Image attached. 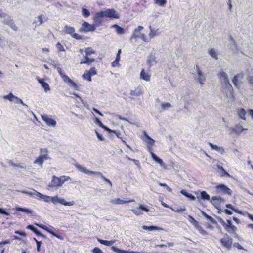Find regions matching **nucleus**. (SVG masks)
<instances>
[{
	"instance_id": "obj_20",
	"label": "nucleus",
	"mask_w": 253,
	"mask_h": 253,
	"mask_svg": "<svg viewBox=\"0 0 253 253\" xmlns=\"http://www.w3.org/2000/svg\"><path fill=\"white\" fill-rule=\"evenodd\" d=\"M144 93L142 87L139 86L135 88L134 90H132L130 92V94L132 96H139L142 95Z\"/></svg>"
},
{
	"instance_id": "obj_62",
	"label": "nucleus",
	"mask_w": 253,
	"mask_h": 253,
	"mask_svg": "<svg viewBox=\"0 0 253 253\" xmlns=\"http://www.w3.org/2000/svg\"><path fill=\"white\" fill-rule=\"evenodd\" d=\"M102 179H103L105 182L108 183L111 186H112V183H111V182L110 181V180H109L108 179L106 178L104 176H102Z\"/></svg>"
},
{
	"instance_id": "obj_12",
	"label": "nucleus",
	"mask_w": 253,
	"mask_h": 253,
	"mask_svg": "<svg viewBox=\"0 0 253 253\" xmlns=\"http://www.w3.org/2000/svg\"><path fill=\"white\" fill-rule=\"evenodd\" d=\"M132 212L137 215H141L143 212H148L149 209L148 207L140 204L138 207L132 210Z\"/></svg>"
},
{
	"instance_id": "obj_57",
	"label": "nucleus",
	"mask_w": 253,
	"mask_h": 253,
	"mask_svg": "<svg viewBox=\"0 0 253 253\" xmlns=\"http://www.w3.org/2000/svg\"><path fill=\"white\" fill-rule=\"evenodd\" d=\"M36 196H38L39 197H40V198H42V199H43L45 197H46V198H49L48 196H45L37 191H36Z\"/></svg>"
},
{
	"instance_id": "obj_6",
	"label": "nucleus",
	"mask_w": 253,
	"mask_h": 253,
	"mask_svg": "<svg viewBox=\"0 0 253 253\" xmlns=\"http://www.w3.org/2000/svg\"><path fill=\"white\" fill-rule=\"evenodd\" d=\"M40 152L42 155H40L34 162V164H38L42 166L44 161L48 159V151L46 149H40Z\"/></svg>"
},
{
	"instance_id": "obj_21",
	"label": "nucleus",
	"mask_w": 253,
	"mask_h": 253,
	"mask_svg": "<svg viewBox=\"0 0 253 253\" xmlns=\"http://www.w3.org/2000/svg\"><path fill=\"white\" fill-rule=\"evenodd\" d=\"M134 201V199L129 200L127 201L122 200L120 198H116L112 199L110 201L111 203L113 205H123L127 203L133 202Z\"/></svg>"
},
{
	"instance_id": "obj_30",
	"label": "nucleus",
	"mask_w": 253,
	"mask_h": 253,
	"mask_svg": "<svg viewBox=\"0 0 253 253\" xmlns=\"http://www.w3.org/2000/svg\"><path fill=\"white\" fill-rule=\"evenodd\" d=\"M142 228L143 229H144L145 230H147L149 231H154L162 230V228L158 227L157 226H143L142 227Z\"/></svg>"
},
{
	"instance_id": "obj_14",
	"label": "nucleus",
	"mask_w": 253,
	"mask_h": 253,
	"mask_svg": "<svg viewBox=\"0 0 253 253\" xmlns=\"http://www.w3.org/2000/svg\"><path fill=\"white\" fill-rule=\"evenodd\" d=\"M105 17L103 11L97 12L94 16L93 21L95 23V25L99 26L103 22V18Z\"/></svg>"
},
{
	"instance_id": "obj_28",
	"label": "nucleus",
	"mask_w": 253,
	"mask_h": 253,
	"mask_svg": "<svg viewBox=\"0 0 253 253\" xmlns=\"http://www.w3.org/2000/svg\"><path fill=\"white\" fill-rule=\"evenodd\" d=\"M75 166L78 169L79 171H80L83 173H85V174H90V171L86 169V168L82 166V165L78 164H75Z\"/></svg>"
},
{
	"instance_id": "obj_32",
	"label": "nucleus",
	"mask_w": 253,
	"mask_h": 253,
	"mask_svg": "<svg viewBox=\"0 0 253 253\" xmlns=\"http://www.w3.org/2000/svg\"><path fill=\"white\" fill-rule=\"evenodd\" d=\"M237 114L242 119L246 120V111L244 108H241L238 110Z\"/></svg>"
},
{
	"instance_id": "obj_15",
	"label": "nucleus",
	"mask_w": 253,
	"mask_h": 253,
	"mask_svg": "<svg viewBox=\"0 0 253 253\" xmlns=\"http://www.w3.org/2000/svg\"><path fill=\"white\" fill-rule=\"evenodd\" d=\"M150 69H148L147 70H145V69L143 68L140 73V78L146 82H149L151 80V74Z\"/></svg>"
},
{
	"instance_id": "obj_43",
	"label": "nucleus",
	"mask_w": 253,
	"mask_h": 253,
	"mask_svg": "<svg viewBox=\"0 0 253 253\" xmlns=\"http://www.w3.org/2000/svg\"><path fill=\"white\" fill-rule=\"evenodd\" d=\"M154 3L160 6H164L167 3L166 0H154Z\"/></svg>"
},
{
	"instance_id": "obj_53",
	"label": "nucleus",
	"mask_w": 253,
	"mask_h": 253,
	"mask_svg": "<svg viewBox=\"0 0 253 253\" xmlns=\"http://www.w3.org/2000/svg\"><path fill=\"white\" fill-rule=\"evenodd\" d=\"M9 164L13 166V167H20V168H23V167L22 166H21L20 164H16L15 163H14L11 160H10L8 162Z\"/></svg>"
},
{
	"instance_id": "obj_35",
	"label": "nucleus",
	"mask_w": 253,
	"mask_h": 253,
	"mask_svg": "<svg viewBox=\"0 0 253 253\" xmlns=\"http://www.w3.org/2000/svg\"><path fill=\"white\" fill-rule=\"evenodd\" d=\"M98 241L101 244L106 245V246H110L111 245L114 244L115 242V240L107 241V240H102V239H98Z\"/></svg>"
},
{
	"instance_id": "obj_59",
	"label": "nucleus",
	"mask_w": 253,
	"mask_h": 253,
	"mask_svg": "<svg viewBox=\"0 0 253 253\" xmlns=\"http://www.w3.org/2000/svg\"><path fill=\"white\" fill-rule=\"evenodd\" d=\"M0 214H5L6 215H9V214L8 212H7L4 209L1 208H0Z\"/></svg>"
},
{
	"instance_id": "obj_5",
	"label": "nucleus",
	"mask_w": 253,
	"mask_h": 253,
	"mask_svg": "<svg viewBox=\"0 0 253 253\" xmlns=\"http://www.w3.org/2000/svg\"><path fill=\"white\" fill-rule=\"evenodd\" d=\"M67 180L66 177L65 176H61L60 177L53 176L52 177V180L49 184L48 187L49 188L60 187Z\"/></svg>"
},
{
	"instance_id": "obj_7",
	"label": "nucleus",
	"mask_w": 253,
	"mask_h": 253,
	"mask_svg": "<svg viewBox=\"0 0 253 253\" xmlns=\"http://www.w3.org/2000/svg\"><path fill=\"white\" fill-rule=\"evenodd\" d=\"M64 29V32L65 34H70L72 38L76 40H83L84 39V36H82L75 33V28L73 27L66 25L65 26Z\"/></svg>"
},
{
	"instance_id": "obj_48",
	"label": "nucleus",
	"mask_w": 253,
	"mask_h": 253,
	"mask_svg": "<svg viewBox=\"0 0 253 253\" xmlns=\"http://www.w3.org/2000/svg\"><path fill=\"white\" fill-rule=\"evenodd\" d=\"M56 47L59 52L65 51V49H64L63 46L60 42H58L57 43Z\"/></svg>"
},
{
	"instance_id": "obj_64",
	"label": "nucleus",
	"mask_w": 253,
	"mask_h": 253,
	"mask_svg": "<svg viewBox=\"0 0 253 253\" xmlns=\"http://www.w3.org/2000/svg\"><path fill=\"white\" fill-rule=\"evenodd\" d=\"M6 16V14L1 9H0V18H5Z\"/></svg>"
},
{
	"instance_id": "obj_37",
	"label": "nucleus",
	"mask_w": 253,
	"mask_h": 253,
	"mask_svg": "<svg viewBox=\"0 0 253 253\" xmlns=\"http://www.w3.org/2000/svg\"><path fill=\"white\" fill-rule=\"evenodd\" d=\"M82 14L84 17L87 18L90 15V12L87 9L83 8L82 9Z\"/></svg>"
},
{
	"instance_id": "obj_39",
	"label": "nucleus",
	"mask_w": 253,
	"mask_h": 253,
	"mask_svg": "<svg viewBox=\"0 0 253 253\" xmlns=\"http://www.w3.org/2000/svg\"><path fill=\"white\" fill-rule=\"evenodd\" d=\"M95 122L96 124H97L101 128H103L106 131V129H109V128L107 127L105 125H103L102 122L98 118H95Z\"/></svg>"
},
{
	"instance_id": "obj_13",
	"label": "nucleus",
	"mask_w": 253,
	"mask_h": 253,
	"mask_svg": "<svg viewBox=\"0 0 253 253\" xmlns=\"http://www.w3.org/2000/svg\"><path fill=\"white\" fill-rule=\"evenodd\" d=\"M105 17L118 19L119 18V14L114 9H108L103 11Z\"/></svg>"
},
{
	"instance_id": "obj_38",
	"label": "nucleus",
	"mask_w": 253,
	"mask_h": 253,
	"mask_svg": "<svg viewBox=\"0 0 253 253\" xmlns=\"http://www.w3.org/2000/svg\"><path fill=\"white\" fill-rule=\"evenodd\" d=\"M45 230L47 231L48 233H49L50 234H51V235H52L53 236L56 237V238L60 239V240H63V238L60 236V235H57V234H56L53 230L51 229H49V228H47V229H45Z\"/></svg>"
},
{
	"instance_id": "obj_51",
	"label": "nucleus",
	"mask_w": 253,
	"mask_h": 253,
	"mask_svg": "<svg viewBox=\"0 0 253 253\" xmlns=\"http://www.w3.org/2000/svg\"><path fill=\"white\" fill-rule=\"evenodd\" d=\"M234 247H236L239 250H245L244 248L238 243H234L233 244Z\"/></svg>"
},
{
	"instance_id": "obj_40",
	"label": "nucleus",
	"mask_w": 253,
	"mask_h": 253,
	"mask_svg": "<svg viewBox=\"0 0 253 253\" xmlns=\"http://www.w3.org/2000/svg\"><path fill=\"white\" fill-rule=\"evenodd\" d=\"M59 202L60 203L65 206H72L75 204L74 201L66 202L64 199H59Z\"/></svg>"
},
{
	"instance_id": "obj_54",
	"label": "nucleus",
	"mask_w": 253,
	"mask_h": 253,
	"mask_svg": "<svg viewBox=\"0 0 253 253\" xmlns=\"http://www.w3.org/2000/svg\"><path fill=\"white\" fill-rule=\"evenodd\" d=\"M121 53V49H119L118 51V52L117 53V55H116V59H115V60H116V61H120V54Z\"/></svg>"
},
{
	"instance_id": "obj_17",
	"label": "nucleus",
	"mask_w": 253,
	"mask_h": 253,
	"mask_svg": "<svg viewBox=\"0 0 253 253\" xmlns=\"http://www.w3.org/2000/svg\"><path fill=\"white\" fill-rule=\"evenodd\" d=\"M42 119L48 126L55 127L56 125V121L47 115H42Z\"/></svg>"
},
{
	"instance_id": "obj_1",
	"label": "nucleus",
	"mask_w": 253,
	"mask_h": 253,
	"mask_svg": "<svg viewBox=\"0 0 253 253\" xmlns=\"http://www.w3.org/2000/svg\"><path fill=\"white\" fill-rule=\"evenodd\" d=\"M143 134L146 137V140H145L144 141L147 144V150L150 153L152 159L155 162L159 163L161 166H164L165 164L163 161L157 156L153 152V147L155 144V141L148 135L146 131H144Z\"/></svg>"
},
{
	"instance_id": "obj_52",
	"label": "nucleus",
	"mask_w": 253,
	"mask_h": 253,
	"mask_svg": "<svg viewBox=\"0 0 253 253\" xmlns=\"http://www.w3.org/2000/svg\"><path fill=\"white\" fill-rule=\"evenodd\" d=\"M224 176H226L228 177H232V176L229 173H228L222 167V177Z\"/></svg>"
},
{
	"instance_id": "obj_24",
	"label": "nucleus",
	"mask_w": 253,
	"mask_h": 253,
	"mask_svg": "<svg viewBox=\"0 0 253 253\" xmlns=\"http://www.w3.org/2000/svg\"><path fill=\"white\" fill-rule=\"evenodd\" d=\"M3 23L9 26L14 31H17L18 30L17 27L12 19L4 20L3 21Z\"/></svg>"
},
{
	"instance_id": "obj_41",
	"label": "nucleus",
	"mask_w": 253,
	"mask_h": 253,
	"mask_svg": "<svg viewBox=\"0 0 253 253\" xmlns=\"http://www.w3.org/2000/svg\"><path fill=\"white\" fill-rule=\"evenodd\" d=\"M3 98L5 99H8L9 101H12L14 98L18 99V97L15 96L12 93H10L9 94L7 95H4L3 96Z\"/></svg>"
},
{
	"instance_id": "obj_45",
	"label": "nucleus",
	"mask_w": 253,
	"mask_h": 253,
	"mask_svg": "<svg viewBox=\"0 0 253 253\" xmlns=\"http://www.w3.org/2000/svg\"><path fill=\"white\" fill-rule=\"evenodd\" d=\"M113 27L116 28V32L118 34H121L124 33V29L118 25L115 24L113 25Z\"/></svg>"
},
{
	"instance_id": "obj_27",
	"label": "nucleus",
	"mask_w": 253,
	"mask_h": 253,
	"mask_svg": "<svg viewBox=\"0 0 253 253\" xmlns=\"http://www.w3.org/2000/svg\"><path fill=\"white\" fill-rule=\"evenodd\" d=\"M143 29L142 26H138L137 28L134 29L131 37V39H136L139 37V32Z\"/></svg>"
},
{
	"instance_id": "obj_2",
	"label": "nucleus",
	"mask_w": 253,
	"mask_h": 253,
	"mask_svg": "<svg viewBox=\"0 0 253 253\" xmlns=\"http://www.w3.org/2000/svg\"><path fill=\"white\" fill-rule=\"evenodd\" d=\"M222 80H223L225 88L227 89V97L229 101L233 102L235 100L233 88L230 83L227 74L223 71H222Z\"/></svg>"
},
{
	"instance_id": "obj_58",
	"label": "nucleus",
	"mask_w": 253,
	"mask_h": 253,
	"mask_svg": "<svg viewBox=\"0 0 253 253\" xmlns=\"http://www.w3.org/2000/svg\"><path fill=\"white\" fill-rule=\"evenodd\" d=\"M247 80L250 84L253 85V76H248Z\"/></svg>"
},
{
	"instance_id": "obj_22",
	"label": "nucleus",
	"mask_w": 253,
	"mask_h": 253,
	"mask_svg": "<svg viewBox=\"0 0 253 253\" xmlns=\"http://www.w3.org/2000/svg\"><path fill=\"white\" fill-rule=\"evenodd\" d=\"M196 68L198 75V82L201 84H203L204 82L205 81V78L198 65H196Z\"/></svg>"
},
{
	"instance_id": "obj_8",
	"label": "nucleus",
	"mask_w": 253,
	"mask_h": 253,
	"mask_svg": "<svg viewBox=\"0 0 253 253\" xmlns=\"http://www.w3.org/2000/svg\"><path fill=\"white\" fill-rule=\"evenodd\" d=\"M97 74V71L95 67H92L88 70H85L82 75L84 80H87L88 82L92 81L91 77Z\"/></svg>"
},
{
	"instance_id": "obj_11",
	"label": "nucleus",
	"mask_w": 253,
	"mask_h": 253,
	"mask_svg": "<svg viewBox=\"0 0 253 253\" xmlns=\"http://www.w3.org/2000/svg\"><path fill=\"white\" fill-rule=\"evenodd\" d=\"M232 239L227 234L224 235L222 238V246L226 247L227 250H230L232 248Z\"/></svg>"
},
{
	"instance_id": "obj_18",
	"label": "nucleus",
	"mask_w": 253,
	"mask_h": 253,
	"mask_svg": "<svg viewBox=\"0 0 253 253\" xmlns=\"http://www.w3.org/2000/svg\"><path fill=\"white\" fill-rule=\"evenodd\" d=\"M229 47L234 52H237L238 50V46L236 41L233 39V37L230 35L229 37Z\"/></svg>"
},
{
	"instance_id": "obj_47",
	"label": "nucleus",
	"mask_w": 253,
	"mask_h": 253,
	"mask_svg": "<svg viewBox=\"0 0 253 253\" xmlns=\"http://www.w3.org/2000/svg\"><path fill=\"white\" fill-rule=\"evenodd\" d=\"M159 185L161 187H164L166 188V189L169 192H172V189L169 187L168 185H167L166 183H159Z\"/></svg>"
},
{
	"instance_id": "obj_60",
	"label": "nucleus",
	"mask_w": 253,
	"mask_h": 253,
	"mask_svg": "<svg viewBox=\"0 0 253 253\" xmlns=\"http://www.w3.org/2000/svg\"><path fill=\"white\" fill-rule=\"evenodd\" d=\"M89 174H95L97 175H99L100 176V177L102 178V176H103V175L100 172H94L90 171Z\"/></svg>"
},
{
	"instance_id": "obj_16",
	"label": "nucleus",
	"mask_w": 253,
	"mask_h": 253,
	"mask_svg": "<svg viewBox=\"0 0 253 253\" xmlns=\"http://www.w3.org/2000/svg\"><path fill=\"white\" fill-rule=\"evenodd\" d=\"M244 73L242 72L235 75L233 77L232 82L237 88L239 89V83L237 81V80H239V82H243L242 81L244 79Z\"/></svg>"
},
{
	"instance_id": "obj_4",
	"label": "nucleus",
	"mask_w": 253,
	"mask_h": 253,
	"mask_svg": "<svg viewBox=\"0 0 253 253\" xmlns=\"http://www.w3.org/2000/svg\"><path fill=\"white\" fill-rule=\"evenodd\" d=\"M57 70L62 79L65 82L67 83L70 86H72L75 90H79V86L77 84L73 82L65 74L61 68L58 67H57Z\"/></svg>"
},
{
	"instance_id": "obj_50",
	"label": "nucleus",
	"mask_w": 253,
	"mask_h": 253,
	"mask_svg": "<svg viewBox=\"0 0 253 253\" xmlns=\"http://www.w3.org/2000/svg\"><path fill=\"white\" fill-rule=\"evenodd\" d=\"M154 58H149L147 60V64L149 66V68L150 69L152 65V63L154 62Z\"/></svg>"
},
{
	"instance_id": "obj_33",
	"label": "nucleus",
	"mask_w": 253,
	"mask_h": 253,
	"mask_svg": "<svg viewBox=\"0 0 253 253\" xmlns=\"http://www.w3.org/2000/svg\"><path fill=\"white\" fill-rule=\"evenodd\" d=\"M232 191L225 184L222 183V194L231 195Z\"/></svg>"
},
{
	"instance_id": "obj_9",
	"label": "nucleus",
	"mask_w": 253,
	"mask_h": 253,
	"mask_svg": "<svg viewBox=\"0 0 253 253\" xmlns=\"http://www.w3.org/2000/svg\"><path fill=\"white\" fill-rule=\"evenodd\" d=\"M232 222H222V226L224 227L226 230L230 234H232L235 237L239 239V236L236 234V231L237 228L232 224Z\"/></svg>"
},
{
	"instance_id": "obj_42",
	"label": "nucleus",
	"mask_w": 253,
	"mask_h": 253,
	"mask_svg": "<svg viewBox=\"0 0 253 253\" xmlns=\"http://www.w3.org/2000/svg\"><path fill=\"white\" fill-rule=\"evenodd\" d=\"M239 213L242 214L245 217H248L250 220L253 221V215L249 213L247 211L243 212L241 211H239Z\"/></svg>"
},
{
	"instance_id": "obj_31",
	"label": "nucleus",
	"mask_w": 253,
	"mask_h": 253,
	"mask_svg": "<svg viewBox=\"0 0 253 253\" xmlns=\"http://www.w3.org/2000/svg\"><path fill=\"white\" fill-rule=\"evenodd\" d=\"M180 193L186 197L189 198L191 201H194L196 199L195 197L191 193H188L186 190L182 189Z\"/></svg>"
},
{
	"instance_id": "obj_49",
	"label": "nucleus",
	"mask_w": 253,
	"mask_h": 253,
	"mask_svg": "<svg viewBox=\"0 0 253 253\" xmlns=\"http://www.w3.org/2000/svg\"><path fill=\"white\" fill-rule=\"evenodd\" d=\"M162 108L165 110L171 107V104L169 103H164L161 104Z\"/></svg>"
},
{
	"instance_id": "obj_56",
	"label": "nucleus",
	"mask_w": 253,
	"mask_h": 253,
	"mask_svg": "<svg viewBox=\"0 0 253 253\" xmlns=\"http://www.w3.org/2000/svg\"><path fill=\"white\" fill-rule=\"evenodd\" d=\"M95 132L98 139H99L100 141H103L104 140V138L102 134H99L97 131H96Z\"/></svg>"
},
{
	"instance_id": "obj_19",
	"label": "nucleus",
	"mask_w": 253,
	"mask_h": 253,
	"mask_svg": "<svg viewBox=\"0 0 253 253\" xmlns=\"http://www.w3.org/2000/svg\"><path fill=\"white\" fill-rule=\"evenodd\" d=\"M106 131L110 133H113L114 134H115L116 136L118 138H120V139H121L122 141L123 142V143L125 145V146L127 147L128 148H129L130 150H132L131 147L129 145H128L126 141H125V140H124L121 137H120V135H121V133L120 132V131H116V130H111L110 129V128L108 129H106Z\"/></svg>"
},
{
	"instance_id": "obj_3",
	"label": "nucleus",
	"mask_w": 253,
	"mask_h": 253,
	"mask_svg": "<svg viewBox=\"0 0 253 253\" xmlns=\"http://www.w3.org/2000/svg\"><path fill=\"white\" fill-rule=\"evenodd\" d=\"M85 56L80 61V64H85L90 65L92 62L95 61L94 58H89V56L91 54L95 53V51L92 49L91 47H87L85 49Z\"/></svg>"
},
{
	"instance_id": "obj_23",
	"label": "nucleus",
	"mask_w": 253,
	"mask_h": 253,
	"mask_svg": "<svg viewBox=\"0 0 253 253\" xmlns=\"http://www.w3.org/2000/svg\"><path fill=\"white\" fill-rule=\"evenodd\" d=\"M37 80L38 82L41 84L42 87L44 88L45 92H47L48 91L50 90V88L48 84L45 82L43 79H41L39 78H38Z\"/></svg>"
},
{
	"instance_id": "obj_61",
	"label": "nucleus",
	"mask_w": 253,
	"mask_h": 253,
	"mask_svg": "<svg viewBox=\"0 0 253 253\" xmlns=\"http://www.w3.org/2000/svg\"><path fill=\"white\" fill-rule=\"evenodd\" d=\"M111 65L113 67L119 66L120 65L119 62L116 61V60H115L113 62H112Z\"/></svg>"
},
{
	"instance_id": "obj_55",
	"label": "nucleus",
	"mask_w": 253,
	"mask_h": 253,
	"mask_svg": "<svg viewBox=\"0 0 253 253\" xmlns=\"http://www.w3.org/2000/svg\"><path fill=\"white\" fill-rule=\"evenodd\" d=\"M93 253H102L101 250L97 247H95L93 249Z\"/></svg>"
},
{
	"instance_id": "obj_29",
	"label": "nucleus",
	"mask_w": 253,
	"mask_h": 253,
	"mask_svg": "<svg viewBox=\"0 0 253 253\" xmlns=\"http://www.w3.org/2000/svg\"><path fill=\"white\" fill-rule=\"evenodd\" d=\"M37 18L39 22V25H42V23L47 21L48 20V17L45 13L39 15L37 17Z\"/></svg>"
},
{
	"instance_id": "obj_25",
	"label": "nucleus",
	"mask_w": 253,
	"mask_h": 253,
	"mask_svg": "<svg viewBox=\"0 0 253 253\" xmlns=\"http://www.w3.org/2000/svg\"><path fill=\"white\" fill-rule=\"evenodd\" d=\"M194 227L203 235L206 234V232L203 229L202 227L200 224V222H191Z\"/></svg>"
},
{
	"instance_id": "obj_46",
	"label": "nucleus",
	"mask_w": 253,
	"mask_h": 253,
	"mask_svg": "<svg viewBox=\"0 0 253 253\" xmlns=\"http://www.w3.org/2000/svg\"><path fill=\"white\" fill-rule=\"evenodd\" d=\"M209 53L210 54V55L213 58L215 59H217V54H216V52H215V51L214 50V49H211L210 51H209Z\"/></svg>"
},
{
	"instance_id": "obj_26",
	"label": "nucleus",
	"mask_w": 253,
	"mask_h": 253,
	"mask_svg": "<svg viewBox=\"0 0 253 253\" xmlns=\"http://www.w3.org/2000/svg\"><path fill=\"white\" fill-rule=\"evenodd\" d=\"M247 129L244 128L243 126L240 124H237L232 128V130L235 132L236 134H239L244 130H246Z\"/></svg>"
},
{
	"instance_id": "obj_10",
	"label": "nucleus",
	"mask_w": 253,
	"mask_h": 253,
	"mask_svg": "<svg viewBox=\"0 0 253 253\" xmlns=\"http://www.w3.org/2000/svg\"><path fill=\"white\" fill-rule=\"evenodd\" d=\"M96 29V25L94 24H90L86 21H84L82 24L79 31L80 32H88L90 31H94Z\"/></svg>"
},
{
	"instance_id": "obj_44",
	"label": "nucleus",
	"mask_w": 253,
	"mask_h": 253,
	"mask_svg": "<svg viewBox=\"0 0 253 253\" xmlns=\"http://www.w3.org/2000/svg\"><path fill=\"white\" fill-rule=\"evenodd\" d=\"M201 197L203 200H210V196L205 191H202L201 192Z\"/></svg>"
},
{
	"instance_id": "obj_63",
	"label": "nucleus",
	"mask_w": 253,
	"mask_h": 253,
	"mask_svg": "<svg viewBox=\"0 0 253 253\" xmlns=\"http://www.w3.org/2000/svg\"><path fill=\"white\" fill-rule=\"evenodd\" d=\"M36 243H37V251H40V247H41L42 242L41 241L36 240Z\"/></svg>"
},
{
	"instance_id": "obj_34",
	"label": "nucleus",
	"mask_w": 253,
	"mask_h": 253,
	"mask_svg": "<svg viewBox=\"0 0 253 253\" xmlns=\"http://www.w3.org/2000/svg\"><path fill=\"white\" fill-rule=\"evenodd\" d=\"M27 228L28 229H29L31 230H32L33 232H34L36 234H37L38 235H39V236L43 237H45L43 234H42V233H41L40 232H39L38 231L37 228H36L35 226H34L33 225H29L27 226Z\"/></svg>"
},
{
	"instance_id": "obj_36",
	"label": "nucleus",
	"mask_w": 253,
	"mask_h": 253,
	"mask_svg": "<svg viewBox=\"0 0 253 253\" xmlns=\"http://www.w3.org/2000/svg\"><path fill=\"white\" fill-rule=\"evenodd\" d=\"M171 209L173 211L178 212H182L186 211V208L184 207H180L177 206L171 208Z\"/></svg>"
}]
</instances>
